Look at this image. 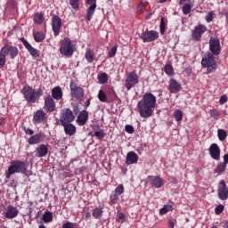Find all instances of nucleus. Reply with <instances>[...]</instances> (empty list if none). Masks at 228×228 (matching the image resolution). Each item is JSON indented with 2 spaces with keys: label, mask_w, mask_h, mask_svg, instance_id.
I'll return each mask as SVG.
<instances>
[{
  "label": "nucleus",
  "mask_w": 228,
  "mask_h": 228,
  "mask_svg": "<svg viewBox=\"0 0 228 228\" xmlns=\"http://www.w3.org/2000/svg\"><path fill=\"white\" fill-rule=\"evenodd\" d=\"M156 108V96L152 93H146L143 94L142 99L138 102L137 109L140 117L142 118H150L154 113Z\"/></svg>",
  "instance_id": "obj_1"
},
{
  "label": "nucleus",
  "mask_w": 228,
  "mask_h": 228,
  "mask_svg": "<svg viewBox=\"0 0 228 228\" xmlns=\"http://www.w3.org/2000/svg\"><path fill=\"white\" fill-rule=\"evenodd\" d=\"M28 167L29 163L21 160H12L5 172V179H10L13 174H22L23 175H28Z\"/></svg>",
  "instance_id": "obj_2"
},
{
  "label": "nucleus",
  "mask_w": 228,
  "mask_h": 228,
  "mask_svg": "<svg viewBox=\"0 0 228 228\" xmlns=\"http://www.w3.org/2000/svg\"><path fill=\"white\" fill-rule=\"evenodd\" d=\"M22 94L27 101V102H29L30 104H34V102H37L38 99H40V95H42V90H35L31 88L29 86H25L22 89Z\"/></svg>",
  "instance_id": "obj_3"
},
{
  "label": "nucleus",
  "mask_w": 228,
  "mask_h": 228,
  "mask_svg": "<svg viewBox=\"0 0 228 228\" xmlns=\"http://www.w3.org/2000/svg\"><path fill=\"white\" fill-rule=\"evenodd\" d=\"M60 53L62 56L66 58H70L72 54H74V45L69 38L65 37L61 43L60 47Z\"/></svg>",
  "instance_id": "obj_4"
},
{
  "label": "nucleus",
  "mask_w": 228,
  "mask_h": 228,
  "mask_svg": "<svg viewBox=\"0 0 228 228\" xmlns=\"http://www.w3.org/2000/svg\"><path fill=\"white\" fill-rule=\"evenodd\" d=\"M201 65L204 69H207L208 74L215 72L216 70V61L213 57V53H208L205 57L202 58Z\"/></svg>",
  "instance_id": "obj_5"
},
{
  "label": "nucleus",
  "mask_w": 228,
  "mask_h": 228,
  "mask_svg": "<svg viewBox=\"0 0 228 228\" xmlns=\"http://www.w3.org/2000/svg\"><path fill=\"white\" fill-rule=\"evenodd\" d=\"M76 117L70 109H64L61 112L60 122L61 124H70L74 122Z\"/></svg>",
  "instance_id": "obj_6"
},
{
  "label": "nucleus",
  "mask_w": 228,
  "mask_h": 228,
  "mask_svg": "<svg viewBox=\"0 0 228 228\" xmlns=\"http://www.w3.org/2000/svg\"><path fill=\"white\" fill-rule=\"evenodd\" d=\"M1 52L4 54V56L9 55L12 60H15V58H17L19 55V48L12 45H4L2 47Z\"/></svg>",
  "instance_id": "obj_7"
},
{
  "label": "nucleus",
  "mask_w": 228,
  "mask_h": 228,
  "mask_svg": "<svg viewBox=\"0 0 228 228\" xmlns=\"http://www.w3.org/2000/svg\"><path fill=\"white\" fill-rule=\"evenodd\" d=\"M159 37V33L156 30H146L141 34V40L142 42L147 43V42H154V40H158Z\"/></svg>",
  "instance_id": "obj_8"
},
{
  "label": "nucleus",
  "mask_w": 228,
  "mask_h": 228,
  "mask_svg": "<svg viewBox=\"0 0 228 228\" xmlns=\"http://www.w3.org/2000/svg\"><path fill=\"white\" fill-rule=\"evenodd\" d=\"M209 51L214 56H218V54H220L222 51V47L220 46V39L216 37H210Z\"/></svg>",
  "instance_id": "obj_9"
},
{
  "label": "nucleus",
  "mask_w": 228,
  "mask_h": 228,
  "mask_svg": "<svg viewBox=\"0 0 228 228\" xmlns=\"http://www.w3.org/2000/svg\"><path fill=\"white\" fill-rule=\"evenodd\" d=\"M138 81H139L138 75L134 71L130 72L127 75L126 79L125 81V86L127 90H131L133 86H134L135 85H138Z\"/></svg>",
  "instance_id": "obj_10"
},
{
  "label": "nucleus",
  "mask_w": 228,
  "mask_h": 228,
  "mask_svg": "<svg viewBox=\"0 0 228 228\" xmlns=\"http://www.w3.org/2000/svg\"><path fill=\"white\" fill-rule=\"evenodd\" d=\"M208 31V28L205 25L200 24L195 27L194 30L192 31V40L194 42H199L202 38V35Z\"/></svg>",
  "instance_id": "obj_11"
},
{
  "label": "nucleus",
  "mask_w": 228,
  "mask_h": 228,
  "mask_svg": "<svg viewBox=\"0 0 228 228\" xmlns=\"http://www.w3.org/2000/svg\"><path fill=\"white\" fill-rule=\"evenodd\" d=\"M218 198L220 200H227L228 199V187L224 180H221L217 189Z\"/></svg>",
  "instance_id": "obj_12"
},
{
  "label": "nucleus",
  "mask_w": 228,
  "mask_h": 228,
  "mask_svg": "<svg viewBox=\"0 0 228 228\" xmlns=\"http://www.w3.org/2000/svg\"><path fill=\"white\" fill-rule=\"evenodd\" d=\"M18 215L19 209L12 205L7 206L3 213V216L8 220H12V218H16Z\"/></svg>",
  "instance_id": "obj_13"
},
{
  "label": "nucleus",
  "mask_w": 228,
  "mask_h": 228,
  "mask_svg": "<svg viewBox=\"0 0 228 228\" xmlns=\"http://www.w3.org/2000/svg\"><path fill=\"white\" fill-rule=\"evenodd\" d=\"M20 40L23 44L24 47L28 51L32 58H38V56H40V52H38V50L31 46L28 40H26V38L20 37Z\"/></svg>",
  "instance_id": "obj_14"
},
{
  "label": "nucleus",
  "mask_w": 228,
  "mask_h": 228,
  "mask_svg": "<svg viewBox=\"0 0 228 228\" xmlns=\"http://www.w3.org/2000/svg\"><path fill=\"white\" fill-rule=\"evenodd\" d=\"M52 28L55 37L60 35V29H61V18L58 15H53L52 18Z\"/></svg>",
  "instance_id": "obj_15"
},
{
  "label": "nucleus",
  "mask_w": 228,
  "mask_h": 228,
  "mask_svg": "<svg viewBox=\"0 0 228 228\" xmlns=\"http://www.w3.org/2000/svg\"><path fill=\"white\" fill-rule=\"evenodd\" d=\"M146 183L152 184L154 188H161L165 184L163 178L159 176L150 175L146 178Z\"/></svg>",
  "instance_id": "obj_16"
},
{
  "label": "nucleus",
  "mask_w": 228,
  "mask_h": 228,
  "mask_svg": "<svg viewBox=\"0 0 228 228\" xmlns=\"http://www.w3.org/2000/svg\"><path fill=\"white\" fill-rule=\"evenodd\" d=\"M209 154L212 159H215L216 161H220V147H218V144L212 143L210 145Z\"/></svg>",
  "instance_id": "obj_17"
},
{
  "label": "nucleus",
  "mask_w": 228,
  "mask_h": 228,
  "mask_svg": "<svg viewBox=\"0 0 228 228\" xmlns=\"http://www.w3.org/2000/svg\"><path fill=\"white\" fill-rule=\"evenodd\" d=\"M49 154V148L45 144H40L36 149V158H45Z\"/></svg>",
  "instance_id": "obj_18"
},
{
  "label": "nucleus",
  "mask_w": 228,
  "mask_h": 228,
  "mask_svg": "<svg viewBox=\"0 0 228 228\" xmlns=\"http://www.w3.org/2000/svg\"><path fill=\"white\" fill-rule=\"evenodd\" d=\"M87 4H91L87 9L86 19L87 20H92V17H94V13H95V8H97V4H95V0H86Z\"/></svg>",
  "instance_id": "obj_19"
},
{
  "label": "nucleus",
  "mask_w": 228,
  "mask_h": 228,
  "mask_svg": "<svg viewBox=\"0 0 228 228\" xmlns=\"http://www.w3.org/2000/svg\"><path fill=\"white\" fill-rule=\"evenodd\" d=\"M45 108L51 112H53V111H54V110H56V102H54V98H53V96L48 95L45 99Z\"/></svg>",
  "instance_id": "obj_20"
},
{
  "label": "nucleus",
  "mask_w": 228,
  "mask_h": 228,
  "mask_svg": "<svg viewBox=\"0 0 228 228\" xmlns=\"http://www.w3.org/2000/svg\"><path fill=\"white\" fill-rule=\"evenodd\" d=\"M62 127L64 128V133L68 136H74L76 134V126L72 123H65L61 124Z\"/></svg>",
  "instance_id": "obj_21"
},
{
  "label": "nucleus",
  "mask_w": 228,
  "mask_h": 228,
  "mask_svg": "<svg viewBox=\"0 0 228 228\" xmlns=\"http://www.w3.org/2000/svg\"><path fill=\"white\" fill-rule=\"evenodd\" d=\"M138 163V154L134 151H130L126 155V165H134Z\"/></svg>",
  "instance_id": "obj_22"
},
{
  "label": "nucleus",
  "mask_w": 228,
  "mask_h": 228,
  "mask_svg": "<svg viewBox=\"0 0 228 228\" xmlns=\"http://www.w3.org/2000/svg\"><path fill=\"white\" fill-rule=\"evenodd\" d=\"M45 120V112L42 110H39L35 112L33 121L35 124H42Z\"/></svg>",
  "instance_id": "obj_23"
},
{
  "label": "nucleus",
  "mask_w": 228,
  "mask_h": 228,
  "mask_svg": "<svg viewBox=\"0 0 228 228\" xmlns=\"http://www.w3.org/2000/svg\"><path fill=\"white\" fill-rule=\"evenodd\" d=\"M86 122H88V111L82 110L77 118V124L79 126H85Z\"/></svg>",
  "instance_id": "obj_24"
},
{
  "label": "nucleus",
  "mask_w": 228,
  "mask_h": 228,
  "mask_svg": "<svg viewBox=\"0 0 228 228\" xmlns=\"http://www.w3.org/2000/svg\"><path fill=\"white\" fill-rule=\"evenodd\" d=\"M181 90V84H179L175 79L171 78L170 84H169V92L171 94H177Z\"/></svg>",
  "instance_id": "obj_25"
},
{
  "label": "nucleus",
  "mask_w": 228,
  "mask_h": 228,
  "mask_svg": "<svg viewBox=\"0 0 228 228\" xmlns=\"http://www.w3.org/2000/svg\"><path fill=\"white\" fill-rule=\"evenodd\" d=\"M71 95L73 97H76V99H83V97L85 96V91L81 87H71Z\"/></svg>",
  "instance_id": "obj_26"
},
{
  "label": "nucleus",
  "mask_w": 228,
  "mask_h": 228,
  "mask_svg": "<svg viewBox=\"0 0 228 228\" xmlns=\"http://www.w3.org/2000/svg\"><path fill=\"white\" fill-rule=\"evenodd\" d=\"M52 97L56 101H60L63 97V92L61 91V87L56 86L52 90Z\"/></svg>",
  "instance_id": "obj_27"
},
{
  "label": "nucleus",
  "mask_w": 228,
  "mask_h": 228,
  "mask_svg": "<svg viewBox=\"0 0 228 228\" xmlns=\"http://www.w3.org/2000/svg\"><path fill=\"white\" fill-rule=\"evenodd\" d=\"M42 142V134H36L28 139L29 145H35Z\"/></svg>",
  "instance_id": "obj_28"
},
{
  "label": "nucleus",
  "mask_w": 228,
  "mask_h": 228,
  "mask_svg": "<svg viewBox=\"0 0 228 228\" xmlns=\"http://www.w3.org/2000/svg\"><path fill=\"white\" fill-rule=\"evenodd\" d=\"M86 60L88 61V63H94V61L95 60V53L90 49H87L86 52Z\"/></svg>",
  "instance_id": "obj_29"
},
{
  "label": "nucleus",
  "mask_w": 228,
  "mask_h": 228,
  "mask_svg": "<svg viewBox=\"0 0 228 228\" xmlns=\"http://www.w3.org/2000/svg\"><path fill=\"white\" fill-rule=\"evenodd\" d=\"M227 168V164L222 162L217 165V167L215 169L216 174H222L223 172H225V169Z\"/></svg>",
  "instance_id": "obj_30"
},
{
  "label": "nucleus",
  "mask_w": 228,
  "mask_h": 228,
  "mask_svg": "<svg viewBox=\"0 0 228 228\" xmlns=\"http://www.w3.org/2000/svg\"><path fill=\"white\" fill-rule=\"evenodd\" d=\"M43 221L45 222V224H49V222H53V213L49 211L45 212V214L43 215Z\"/></svg>",
  "instance_id": "obj_31"
},
{
  "label": "nucleus",
  "mask_w": 228,
  "mask_h": 228,
  "mask_svg": "<svg viewBox=\"0 0 228 228\" xmlns=\"http://www.w3.org/2000/svg\"><path fill=\"white\" fill-rule=\"evenodd\" d=\"M217 136H218L220 142H224L225 140V138H227V131H225L224 129H218Z\"/></svg>",
  "instance_id": "obj_32"
},
{
  "label": "nucleus",
  "mask_w": 228,
  "mask_h": 228,
  "mask_svg": "<svg viewBox=\"0 0 228 228\" xmlns=\"http://www.w3.org/2000/svg\"><path fill=\"white\" fill-rule=\"evenodd\" d=\"M98 80L101 85H106V83H108V74L102 73L98 75Z\"/></svg>",
  "instance_id": "obj_33"
},
{
  "label": "nucleus",
  "mask_w": 228,
  "mask_h": 228,
  "mask_svg": "<svg viewBox=\"0 0 228 228\" xmlns=\"http://www.w3.org/2000/svg\"><path fill=\"white\" fill-rule=\"evenodd\" d=\"M92 215L94 218H101L102 216V208H94Z\"/></svg>",
  "instance_id": "obj_34"
},
{
  "label": "nucleus",
  "mask_w": 228,
  "mask_h": 228,
  "mask_svg": "<svg viewBox=\"0 0 228 228\" xmlns=\"http://www.w3.org/2000/svg\"><path fill=\"white\" fill-rule=\"evenodd\" d=\"M98 99H99V101H101V102H108V96L106 95V93H104V91H102V90L99 91Z\"/></svg>",
  "instance_id": "obj_35"
},
{
  "label": "nucleus",
  "mask_w": 228,
  "mask_h": 228,
  "mask_svg": "<svg viewBox=\"0 0 228 228\" xmlns=\"http://www.w3.org/2000/svg\"><path fill=\"white\" fill-rule=\"evenodd\" d=\"M174 117L176 122H181V120H183V111L181 110H176L174 113Z\"/></svg>",
  "instance_id": "obj_36"
},
{
  "label": "nucleus",
  "mask_w": 228,
  "mask_h": 228,
  "mask_svg": "<svg viewBox=\"0 0 228 228\" xmlns=\"http://www.w3.org/2000/svg\"><path fill=\"white\" fill-rule=\"evenodd\" d=\"M168 211H172V205H164V207L159 210V215H167Z\"/></svg>",
  "instance_id": "obj_37"
},
{
  "label": "nucleus",
  "mask_w": 228,
  "mask_h": 228,
  "mask_svg": "<svg viewBox=\"0 0 228 228\" xmlns=\"http://www.w3.org/2000/svg\"><path fill=\"white\" fill-rule=\"evenodd\" d=\"M34 20H35L36 24H42V22H44V15H42V13L35 14Z\"/></svg>",
  "instance_id": "obj_38"
},
{
  "label": "nucleus",
  "mask_w": 228,
  "mask_h": 228,
  "mask_svg": "<svg viewBox=\"0 0 228 228\" xmlns=\"http://www.w3.org/2000/svg\"><path fill=\"white\" fill-rule=\"evenodd\" d=\"M44 38H45V37L44 36V33H42V32H37L34 35V39L36 42H43Z\"/></svg>",
  "instance_id": "obj_39"
},
{
  "label": "nucleus",
  "mask_w": 228,
  "mask_h": 228,
  "mask_svg": "<svg viewBox=\"0 0 228 228\" xmlns=\"http://www.w3.org/2000/svg\"><path fill=\"white\" fill-rule=\"evenodd\" d=\"M182 12H183V15H188V13H190V12H191V4H183V6L182 8Z\"/></svg>",
  "instance_id": "obj_40"
},
{
  "label": "nucleus",
  "mask_w": 228,
  "mask_h": 228,
  "mask_svg": "<svg viewBox=\"0 0 228 228\" xmlns=\"http://www.w3.org/2000/svg\"><path fill=\"white\" fill-rule=\"evenodd\" d=\"M6 64V55L0 50V69H3Z\"/></svg>",
  "instance_id": "obj_41"
},
{
  "label": "nucleus",
  "mask_w": 228,
  "mask_h": 228,
  "mask_svg": "<svg viewBox=\"0 0 228 228\" xmlns=\"http://www.w3.org/2000/svg\"><path fill=\"white\" fill-rule=\"evenodd\" d=\"M69 4L73 10H79V0H69Z\"/></svg>",
  "instance_id": "obj_42"
},
{
  "label": "nucleus",
  "mask_w": 228,
  "mask_h": 228,
  "mask_svg": "<svg viewBox=\"0 0 228 228\" xmlns=\"http://www.w3.org/2000/svg\"><path fill=\"white\" fill-rule=\"evenodd\" d=\"M118 197H119L118 194H116L115 192H114V194L110 195V204L111 206H113V204H117V200H118Z\"/></svg>",
  "instance_id": "obj_43"
},
{
  "label": "nucleus",
  "mask_w": 228,
  "mask_h": 228,
  "mask_svg": "<svg viewBox=\"0 0 228 228\" xmlns=\"http://www.w3.org/2000/svg\"><path fill=\"white\" fill-rule=\"evenodd\" d=\"M117 222H119V224H124V222H126V216L124 215V213H118Z\"/></svg>",
  "instance_id": "obj_44"
},
{
  "label": "nucleus",
  "mask_w": 228,
  "mask_h": 228,
  "mask_svg": "<svg viewBox=\"0 0 228 228\" xmlns=\"http://www.w3.org/2000/svg\"><path fill=\"white\" fill-rule=\"evenodd\" d=\"M210 115H211L212 118H214L215 120H218V118L220 117V112L216 110H210Z\"/></svg>",
  "instance_id": "obj_45"
},
{
  "label": "nucleus",
  "mask_w": 228,
  "mask_h": 228,
  "mask_svg": "<svg viewBox=\"0 0 228 228\" xmlns=\"http://www.w3.org/2000/svg\"><path fill=\"white\" fill-rule=\"evenodd\" d=\"M94 136H96V138H99V140H102V138L106 136V134H104V130H100L94 132Z\"/></svg>",
  "instance_id": "obj_46"
},
{
  "label": "nucleus",
  "mask_w": 228,
  "mask_h": 228,
  "mask_svg": "<svg viewBox=\"0 0 228 228\" xmlns=\"http://www.w3.org/2000/svg\"><path fill=\"white\" fill-rule=\"evenodd\" d=\"M115 193L116 195H122V193H124V185L123 184H119L116 189H115Z\"/></svg>",
  "instance_id": "obj_47"
},
{
  "label": "nucleus",
  "mask_w": 228,
  "mask_h": 228,
  "mask_svg": "<svg viewBox=\"0 0 228 228\" xmlns=\"http://www.w3.org/2000/svg\"><path fill=\"white\" fill-rule=\"evenodd\" d=\"M206 20L207 22H213V20L215 19V12H209L207 15H206Z\"/></svg>",
  "instance_id": "obj_48"
},
{
  "label": "nucleus",
  "mask_w": 228,
  "mask_h": 228,
  "mask_svg": "<svg viewBox=\"0 0 228 228\" xmlns=\"http://www.w3.org/2000/svg\"><path fill=\"white\" fill-rule=\"evenodd\" d=\"M125 131L129 134H133L134 133V127L131 125H126L125 126Z\"/></svg>",
  "instance_id": "obj_49"
},
{
  "label": "nucleus",
  "mask_w": 228,
  "mask_h": 228,
  "mask_svg": "<svg viewBox=\"0 0 228 228\" xmlns=\"http://www.w3.org/2000/svg\"><path fill=\"white\" fill-rule=\"evenodd\" d=\"M160 33L161 35L165 34V18L161 17L160 20Z\"/></svg>",
  "instance_id": "obj_50"
},
{
  "label": "nucleus",
  "mask_w": 228,
  "mask_h": 228,
  "mask_svg": "<svg viewBox=\"0 0 228 228\" xmlns=\"http://www.w3.org/2000/svg\"><path fill=\"white\" fill-rule=\"evenodd\" d=\"M165 72L166 74H168V76H170L174 72V69L170 65H166Z\"/></svg>",
  "instance_id": "obj_51"
},
{
  "label": "nucleus",
  "mask_w": 228,
  "mask_h": 228,
  "mask_svg": "<svg viewBox=\"0 0 228 228\" xmlns=\"http://www.w3.org/2000/svg\"><path fill=\"white\" fill-rule=\"evenodd\" d=\"M117 54V46H113L109 52V57L113 58Z\"/></svg>",
  "instance_id": "obj_52"
},
{
  "label": "nucleus",
  "mask_w": 228,
  "mask_h": 228,
  "mask_svg": "<svg viewBox=\"0 0 228 228\" xmlns=\"http://www.w3.org/2000/svg\"><path fill=\"white\" fill-rule=\"evenodd\" d=\"M216 215H221V213L224 211V205H218L215 208Z\"/></svg>",
  "instance_id": "obj_53"
},
{
  "label": "nucleus",
  "mask_w": 228,
  "mask_h": 228,
  "mask_svg": "<svg viewBox=\"0 0 228 228\" xmlns=\"http://www.w3.org/2000/svg\"><path fill=\"white\" fill-rule=\"evenodd\" d=\"M7 6H11L12 8H15V6H17V1L9 0L8 3H7Z\"/></svg>",
  "instance_id": "obj_54"
},
{
  "label": "nucleus",
  "mask_w": 228,
  "mask_h": 228,
  "mask_svg": "<svg viewBox=\"0 0 228 228\" xmlns=\"http://www.w3.org/2000/svg\"><path fill=\"white\" fill-rule=\"evenodd\" d=\"M227 95H223V96H221V98H220V100H219V103L220 104H225V102H227Z\"/></svg>",
  "instance_id": "obj_55"
},
{
  "label": "nucleus",
  "mask_w": 228,
  "mask_h": 228,
  "mask_svg": "<svg viewBox=\"0 0 228 228\" xmlns=\"http://www.w3.org/2000/svg\"><path fill=\"white\" fill-rule=\"evenodd\" d=\"M62 228H74V224L67 222L66 224H62Z\"/></svg>",
  "instance_id": "obj_56"
},
{
  "label": "nucleus",
  "mask_w": 228,
  "mask_h": 228,
  "mask_svg": "<svg viewBox=\"0 0 228 228\" xmlns=\"http://www.w3.org/2000/svg\"><path fill=\"white\" fill-rule=\"evenodd\" d=\"M23 131H25L26 134H33L35 132H33L30 128H26L25 126H22Z\"/></svg>",
  "instance_id": "obj_57"
},
{
  "label": "nucleus",
  "mask_w": 228,
  "mask_h": 228,
  "mask_svg": "<svg viewBox=\"0 0 228 228\" xmlns=\"http://www.w3.org/2000/svg\"><path fill=\"white\" fill-rule=\"evenodd\" d=\"M168 225H169L170 228H174V225H175V220L169 219L168 220Z\"/></svg>",
  "instance_id": "obj_58"
},
{
  "label": "nucleus",
  "mask_w": 228,
  "mask_h": 228,
  "mask_svg": "<svg viewBox=\"0 0 228 228\" xmlns=\"http://www.w3.org/2000/svg\"><path fill=\"white\" fill-rule=\"evenodd\" d=\"M224 163L225 165H227V163H228V154H224Z\"/></svg>",
  "instance_id": "obj_59"
},
{
  "label": "nucleus",
  "mask_w": 228,
  "mask_h": 228,
  "mask_svg": "<svg viewBox=\"0 0 228 228\" xmlns=\"http://www.w3.org/2000/svg\"><path fill=\"white\" fill-rule=\"evenodd\" d=\"M92 216V214L90 212L86 213L85 218L86 220H88Z\"/></svg>",
  "instance_id": "obj_60"
},
{
  "label": "nucleus",
  "mask_w": 228,
  "mask_h": 228,
  "mask_svg": "<svg viewBox=\"0 0 228 228\" xmlns=\"http://www.w3.org/2000/svg\"><path fill=\"white\" fill-rule=\"evenodd\" d=\"M85 106L86 108H88V106H90V99L86 100Z\"/></svg>",
  "instance_id": "obj_61"
},
{
  "label": "nucleus",
  "mask_w": 228,
  "mask_h": 228,
  "mask_svg": "<svg viewBox=\"0 0 228 228\" xmlns=\"http://www.w3.org/2000/svg\"><path fill=\"white\" fill-rule=\"evenodd\" d=\"M186 3V0H180V4H184Z\"/></svg>",
  "instance_id": "obj_62"
},
{
  "label": "nucleus",
  "mask_w": 228,
  "mask_h": 228,
  "mask_svg": "<svg viewBox=\"0 0 228 228\" xmlns=\"http://www.w3.org/2000/svg\"><path fill=\"white\" fill-rule=\"evenodd\" d=\"M224 228H228V223H224Z\"/></svg>",
  "instance_id": "obj_63"
},
{
  "label": "nucleus",
  "mask_w": 228,
  "mask_h": 228,
  "mask_svg": "<svg viewBox=\"0 0 228 228\" xmlns=\"http://www.w3.org/2000/svg\"><path fill=\"white\" fill-rule=\"evenodd\" d=\"M38 228H45V225L40 224Z\"/></svg>",
  "instance_id": "obj_64"
}]
</instances>
